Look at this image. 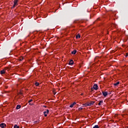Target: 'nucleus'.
<instances>
[{
	"instance_id": "f257e3e1",
	"label": "nucleus",
	"mask_w": 128,
	"mask_h": 128,
	"mask_svg": "<svg viewBox=\"0 0 128 128\" xmlns=\"http://www.w3.org/2000/svg\"><path fill=\"white\" fill-rule=\"evenodd\" d=\"M8 70V68L6 67L4 69L0 71V74H6V70Z\"/></svg>"
},
{
	"instance_id": "f03ea898",
	"label": "nucleus",
	"mask_w": 128,
	"mask_h": 128,
	"mask_svg": "<svg viewBox=\"0 0 128 128\" xmlns=\"http://www.w3.org/2000/svg\"><path fill=\"white\" fill-rule=\"evenodd\" d=\"M98 84H94L93 86V88H92L91 90H92V88L94 90H98Z\"/></svg>"
},
{
	"instance_id": "7ed1b4c3",
	"label": "nucleus",
	"mask_w": 128,
	"mask_h": 128,
	"mask_svg": "<svg viewBox=\"0 0 128 128\" xmlns=\"http://www.w3.org/2000/svg\"><path fill=\"white\" fill-rule=\"evenodd\" d=\"M48 112H50V110H46V111H44V116H48Z\"/></svg>"
},
{
	"instance_id": "20e7f679",
	"label": "nucleus",
	"mask_w": 128,
	"mask_h": 128,
	"mask_svg": "<svg viewBox=\"0 0 128 128\" xmlns=\"http://www.w3.org/2000/svg\"><path fill=\"white\" fill-rule=\"evenodd\" d=\"M88 103V106H92V104H94V101H92L90 102H87Z\"/></svg>"
},
{
	"instance_id": "39448f33",
	"label": "nucleus",
	"mask_w": 128,
	"mask_h": 128,
	"mask_svg": "<svg viewBox=\"0 0 128 128\" xmlns=\"http://www.w3.org/2000/svg\"><path fill=\"white\" fill-rule=\"evenodd\" d=\"M0 126L2 128H6V124H4V123H2V124H0Z\"/></svg>"
},
{
	"instance_id": "423d86ee",
	"label": "nucleus",
	"mask_w": 128,
	"mask_h": 128,
	"mask_svg": "<svg viewBox=\"0 0 128 128\" xmlns=\"http://www.w3.org/2000/svg\"><path fill=\"white\" fill-rule=\"evenodd\" d=\"M102 94L104 96L106 97V96H108V92H102Z\"/></svg>"
},
{
	"instance_id": "0eeeda50",
	"label": "nucleus",
	"mask_w": 128,
	"mask_h": 128,
	"mask_svg": "<svg viewBox=\"0 0 128 128\" xmlns=\"http://www.w3.org/2000/svg\"><path fill=\"white\" fill-rule=\"evenodd\" d=\"M68 64L70 66H72V64H74V60H70L68 63Z\"/></svg>"
},
{
	"instance_id": "6e6552de",
	"label": "nucleus",
	"mask_w": 128,
	"mask_h": 128,
	"mask_svg": "<svg viewBox=\"0 0 128 128\" xmlns=\"http://www.w3.org/2000/svg\"><path fill=\"white\" fill-rule=\"evenodd\" d=\"M75 104H76V102H74L73 104H71L70 106V108H74V106Z\"/></svg>"
},
{
	"instance_id": "1a4fd4ad",
	"label": "nucleus",
	"mask_w": 128,
	"mask_h": 128,
	"mask_svg": "<svg viewBox=\"0 0 128 128\" xmlns=\"http://www.w3.org/2000/svg\"><path fill=\"white\" fill-rule=\"evenodd\" d=\"M71 54H76V50H74L73 51H72L71 52Z\"/></svg>"
},
{
	"instance_id": "9d476101",
	"label": "nucleus",
	"mask_w": 128,
	"mask_h": 128,
	"mask_svg": "<svg viewBox=\"0 0 128 128\" xmlns=\"http://www.w3.org/2000/svg\"><path fill=\"white\" fill-rule=\"evenodd\" d=\"M82 106V108H84V106H88V102L86 104H83Z\"/></svg>"
},
{
	"instance_id": "9b49d317",
	"label": "nucleus",
	"mask_w": 128,
	"mask_h": 128,
	"mask_svg": "<svg viewBox=\"0 0 128 128\" xmlns=\"http://www.w3.org/2000/svg\"><path fill=\"white\" fill-rule=\"evenodd\" d=\"M20 108H21L20 105L18 104V105L16 106V110H20Z\"/></svg>"
},
{
	"instance_id": "f8f14e48",
	"label": "nucleus",
	"mask_w": 128,
	"mask_h": 128,
	"mask_svg": "<svg viewBox=\"0 0 128 128\" xmlns=\"http://www.w3.org/2000/svg\"><path fill=\"white\" fill-rule=\"evenodd\" d=\"M18 0H15L14 1V4H18Z\"/></svg>"
},
{
	"instance_id": "ddd939ff",
	"label": "nucleus",
	"mask_w": 128,
	"mask_h": 128,
	"mask_svg": "<svg viewBox=\"0 0 128 128\" xmlns=\"http://www.w3.org/2000/svg\"><path fill=\"white\" fill-rule=\"evenodd\" d=\"M24 60V57H21V58H20L18 59V60H19L20 62H22V60Z\"/></svg>"
},
{
	"instance_id": "4468645a",
	"label": "nucleus",
	"mask_w": 128,
	"mask_h": 128,
	"mask_svg": "<svg viewBox=\"0 0 128 128\" xmlns=\"http://www.w3.org/2000/svg\"><path fill=\"white\" fill-rule=\"evenodd\" d=\"M118 84H120V82H117L115 83V84H114V86H118Z\"/></svg>"
},
{
	"instance_id": "2eb2a0df",
	"label": "nucleus",
	"mask_w": 128,
	"mask_h": 128,
	"mask_svg": "<svg viewBox=\"0 0 128 128\" xmlns=\"http://www.w3.org/2000/svg\"><path fill=\"white\" fill-rule=\"evenodd\" d=\"M35 86H40V83L36 82L35 83Z\"/></svg>"
},
{
	"instance_id": "dca6fc26",
	"label": "nucleus",
	"mask_w": 128,
	"mask_h": 128,
	"mask_svg": "<svg viewBox=\"0 0 128 128\" xmlns=\"http://www.w3.org/2000/svg\"><path fill=\"white\" fill-rule=\"evenodd\" d=\"M103 101L102 100H100L99 103L98 104V106H100V104H102Z\"/></svg>"
},
{
	"instance_id": "f3484780",
	"label": "nucleus",
	"mask_w": 128,
	"mask_h": 128,
	"mask_svg": "<svg viewBox=\"0 0 128 128\" xmlns=\"http://www.w3.org/2000/svg\"><path fill=\"white\" fill-rule=\"evenodd\" d=\"M14 128H20V126H18L16 124H15L14 126Z\"/></svg>"
},
{
	"instance_id": "a211bd4d",
	"label": "nucleus",
	"mask_w": 128,
	"mask_h": 128,
	"mask_svg": "<svg viewBox=\"0 0 128 128\" xmlns=\"http://www.w3.org/2000/svg\"><path fill=\"white\" fill-rule=\"evenodd\" d=\"M76 38H80V36L78 34L76 36Z\"/></svg>"
},
{
	"instance_id": "6ab92c4d",
	"label": "nucleus",
	"mask_w": 128,
	"mask_h": 128,
	"mask_svg": "<svg viewBox=\"0 0 128 128\" xmlns=\"http://www.w3.org/2000/svg\"><path fill=\"white\" fill-rule=\"evenodd\" d=\"M93 128H99L98 126V125H95Z\"/></svg>"
},
{
	"instance_id": "aec40b11",
	"label": "nucleus",
	"mask_w": 128,
	"mask_h": 128,
	"mask_svg": "<svg viewBox=\"0 0 128 128\" xmlns=\"http://www.w3.org/2000/svg\"><path fill=\"white\" fill-rule=\"evenodd\" d=\"M16 4H14L13 6L12 7V8H16Z\"/></svg>"
},
{
	"instance_id": "412c9836",
	"label": "nucleus",
	"mask_w": 128,
	"mask_h": 128,
	"mask_svg": "<svg viewBox=\"0 0 128 128\" xmlns=\"http://www.w3.org/2000/svg\"><path fill=\"white\" fill-rule=\"evenodd\" d=\"M83 108H78V110H82Z\"/></svg>"
},
{
	"instance_id": "4be33fe9",
	"label": "nucleus",
	"mask_w": 128,
	"mask_h": 128,
	"mask_svg": "<svg viewBox=\"0 0 128 128\" xmlns=\"http://www.w3.org/2000/svg\"><path fill=\"white\" fill-rule=\"evenodd\" d=\"M38 120H36L34 122V124H38Z\"/></svg>"
},
{
	"instance_id": "5701e85b",
	"label": "nucleus",
	"mask_w": 128,
	"mask_h": 128,
	"mask_svg": "<svg viewBox=\"0 0 128 128\" xmlns=\"http://www.w3.org/2000/svg\"><path fill=\"white\" fill-rule=\"evenodd\" d=\"M32 102V100H30L28 101V102Z\"/></svg>"
},
{
	"instance_id": "b1692460",
	"label": "nucleus",
	"mask_w": 128,
	"mask_h": 128,
	"mask_svg": "<svg viewBox=\"0 0 128 128\" xmlns=\"http://www.w3.org/2000/svg\"><path fill=\"white\" fill-rule=\"evenodd\" d=\"M127 56H128V53H126V57L127 58Z\"/></svg>"
},
{
	"instance_id": "393cba45",
	"label": "nucleus",
	"mask_w": 128,
	"mask_h": 128,
	"mask_svg": "<svg viewBox=\"0 0 128 128\" xmlns=\"http://www.w3.org/2000/svg\"><path fill=\"white\" fill-rule=\"evenodd\" d=\"M100 18H97V20H100Z\"/></svg>"
},
{
	"instance_id": "a878e982",
	"label": "nucleus",
	"mask_w": 128,
	"mask_h": 128,
	"mask_svg": "<svg viewBox=\"0 0 128 128\" xmlns=\"http://www.w3.org/2000/svg\"><path fill=\"white\" fill-rule=\"evenodd\" d=\"M56 94V92H54V94Z\"/></svg>"
},
{
	"instance_id": "bb28decb",
	"label": "nucleus",
	"mask_w": 128,
	"mask_h": 128,
	"mask_svg": "<svg viewBox=\"0 0 128 128\" xmlns=\"http://www.w3.org/2000/svg\"><path fill=\"white\" fill-rule=\"evenodd\" d=\"M44 108H46V106H44Z\"/></svg>"
},
{
	"instance_id": "cd10ccee",
	"label": "nucleus",
	"mask_w": 128,
	"mask_h": 128,
	"mask_svg": "<svg viewBox=\"0 0 128 128\" xmlns=\"http://www.w3.org/2000/svg\"><path fill=\"white\" fill-rule=\"evenodd\" d=\"M102 94V92H100V94H99V96H100Z\"/></svg>"
},
{
	"instance_id": "c85d7f7f",
	"label": "nucleus",
	"mask_w": 128,
	"mask_h": 128,
	"mask_svg": "<svg viewBox=\"0 0 128 128\" xmlns=\"http://www.w3.org/2000/svg\"><path fill=\"white\" fill-rule=\"evenodd\" d=\"M102 94V92H100V94H99V96H100Z\"/></svg>"
},
{
	"instance_id": "c756f323",
	"label": "nucleus",
	"mask_w": 128,
	"mask_h": 128,
	"mask_svg": "<svg viewBox=\"0 0 128 128\" xmlns=\"http://www.w3.org/2000/svg\"><path fill=\"white\" fill-rule=\"evenodd\" d=\"M126 128H128V126H126Z\"/></svg>"
},
{
	"instance_id": "7c9ffc66",
	"label": "nucleus",
	"mask_w": 128,
	"mask_h": 128,
	"mask_svg": "<svg viewBox=\"0 0 128 128\" xmlns=\"http://www.w3.org/2000/svg\"><path fill=\"white\" fill-rule=\"evenodd\" d=\"M74 22H76V21H74Z\"/></svg>"
},
{
	"instance_id": "2f4dec72",
	"label": "nucleus",
	"mask_w": 128,
	"mask_h": 128,
	"mask_svg": "<svg viewBox=\"0 0 128 128\" xmlns=\"http://www.w3.org/2000/svg\"><path fill=\"white\" fill-rule=\"evenodd\" d=\"M20 94H22V93H20Z\"/></svg>"
}]
</instances>
